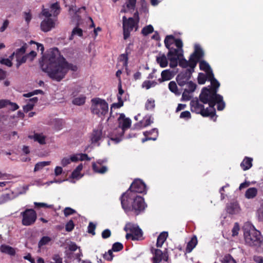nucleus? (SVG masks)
<instances>
[{
  "label": "nucleus",
  "instance_id": "37",
  "mask_svg": "<svg viewBox=\"0 0 263 263\" xmlns=\"http://www.w3.org/2000/svg\"><path fill=\"white\" fill-rule=\"evenodd\" d=\"M210 82L212 87L210 89L213 92V93H217V89L220 86V83L216 79H213V80Z\"/></svg>",
  "mask_w": 263,
  "mask_h": 263
},
{
  "label": "nucleus",
  "instance_id": "57",
  "mask_svg": "<svg viewBox=\"0 0 263 263\" xmlns=\"http://www.w3.org/2000/svg\"><path fill=\"white\" fill-rule=\"evenodd\" d=\"M0 63L8 67H11L12 63L9 59L2 58L0 60Z\"/></svg>",
  "mask_w": 263,
  "mask_h": 263
},
{
  "label": "nucleus",
  "instance_id": "52",
  "mask_svg": "<svg viewBox=\"0 0 263 263\" xmlns=\"http://www.w3.org/2000/svg\"><path fill=\"white\" fill-rule=\"evenodd\" d=\"M28 58L27 57L26 55H23L21 58H19L16 59L17 63H16V67L17 68H18L21 65H22L23 63H25Z\"/></svg>",
  "mask_w": 263,
  "mask_h": 263
},
{
  "label": "nucleus",
  "instance_id": "41",
  "mask_svg": "<svg viewBox=\"0 0 263 263\" xmlns=\"http://www.w3.org/2000/svg\"><path fill=\"white\" fill-rule=\"evenodd\" d=\"M187 88H185L184 90H186L189 92L193 93L195 91L197 87V85L193 82L190 81L186 84Z\"/></svg>",
  "mask_w": 263,
  "mask_h": 263
},
{
  "label": "nucleus",
  "instance_id": "43",
  "mask_svg": "<svg viewBox=\"0 0 263 263\" xmlns=\"http://www.w3.org/2000/svg\"><path fill=\"white\" fill-rule=\"evenodd\" d=\"M86 100V97L84 96L79 97L78 98H74L72 100V103L74 105H81L85 103Z\"/></svg>",
  "mask_w": 263,
  "mask_h": 263
},
{
  "label": "nucleus",
  "instance_id": "48",
  "mask_svg": "<svg viewBox=\"0 0 263 263\" xmlns=\"http://www.w3.org/2000/svg\"><path fill=\"white\" fill-rule=\"evenodd\" d=\"M137 0H127L126 4L128 10H135Z\"/></svg>",
  "mask_w": 263,
  "mask_h": 263
},
{
  "label": "nucleus",
  "instance_id": "19",
  "mask_svg": "<svg viewBox=\"0 0 263 263\" xmlns=\"http://www.w3.org/2000/svg\"><path fill=\"white\" fill-rule=\"evenodd\" d=\"M97 163L98 165L96 163H93L92 165V169L95 172L100 173V174H104L107 171V168L105 166H102L101 162L100 161H98Z\"/></svg>",
  "mask_w": 263,
  "mask_h": 263
},
{
  "label": "nucleus",
  "instance_id": "16",
  "mask_svg": "<svg viewBox=\"0 0 263 263\" xmlns=\"http://www.w3.org/2000/svg\"><path fill=\"white\" fill-rule=\"evenodd\" d=\"M240 210L238 203L236 202L228 204L226 208L227 213L231 215L238 214Z\"/></svg>",
  "mask_w": 263,
  "mask_h": 263
},
{
  "label": "nucleus",
  "instance_id": "54",
  "mask_svg": "<svg viewBox=\"0 0 263 263\" xmlns=\"http://www.w3.org/2000/svg\"><path fill=\"white\" fill-rule=\"evenodd\" d=\"M64 3L65 7H69V11L73 10V7H76L74 2H73V1L71 2V0H64Z\"/></svg>",
  "mask_w": 263,
  "mask_h": 263
},
{
  "label": "nucleus",
  "instance_id": "39",
  "mask_svg": "<svg viewBox=\"0 0 263 263\" xmlns=\"http://www.w3.org/2000/svg\"><path fill=\"white\" fill-rule=\"evenodd\" d=\"M118 99L119 100V102L116 103H113L110 107V111L109 115H111L112 114V110L114 109L119 108L123 106V102L122 100H121V97H118Z\"/></svg>",
  "mask_w": 263,
  "mask_h": 263
},
{
  "label": "nucleus",
  "instance_id": "2",
  "mask_svg": "<svg viewBox=\"0 0 263 263\" xmlns=\"http://www.w3.org/2000/svg\"><path fill=\"white\" fill-rule=\"evenodd\" d=\"M246 242L257 248L258 252H263V238L259 231L250 223H246L242 227Z\"/></svg>",
  "mask_w": 263,
  "mask_h": 263
},
{
  "label": "nucleus",
  "instance_id": "44",
  "mask_svg": "<svg viewBox=\"0 0 263 263\" xmlns=\"http://www.w3.org/2000/svg\"><path fill=\"white\" fill-rule=\"evenodd\" d=\"M83 168V165L82 164H79L76 168L72 172L71 174V178H76L79 175L80 172Z\"/></svg>",
  "mask_w": 263,
  "mask_h": 263
},
{
  "label": "nucleus",
  "instance_id": "59",
  "mask_svg": "<svg viewBox=\"0 0 263 263\" xmlns=\"http://www.w3.org/2000/svg\"><path fill=\"white\" fill-rule=\"evenodd\" d=\"M112 251H113L112 250H108L107 253H105L103 255L104 258L107 260H111L114 256Z\"/></svg>",
  "mask_w": 263,
  "mask_h": 263
},
{
  "label": "nucleus",
  "instance_id": "31",
  "mask_svg": "<svg viewBox=\"0 0 263 263\" xmlns=\"http://www.w3.org/2000/svg\"><path fill=\"white\" fill-rule=\"evenodd\" d=\"M252 158L246 157L245 159L243 160V161L241 162L240 165L242 167L243 170H247L252 166Z\"/></svg>",
  "mask_w": 263,
  "mask_h": 263
},
{
  "label": "nucleus",
  "instance_id": "45",
  "mask_svg": "<svg viewBox=\"0 0 263 263\" xmlns=\"http://www.w3.org/2000/svg\"><path fill=\"white\" fill-rule=\"evenodd\" d=\"M50 241V237L48 236H44L41 239V240L39 242L38 246L39 248H41L43 246L47 245Z\"/></svg>",
  "mask_w": 263,
  "mask_h": 263
},
{
  "label": "nucleus",
  "instance_id": "56",
  "mask_svg": "<svg viewBox=\"0 0 263 263\" xmlns=\"http://www.w3.org/2000/svg\"><path fill=\"white\" fill-rule=\"evenodd\" d=\"M74 223L72 220H69L65 226L66 231L67 232L71 231L74 228Z\"/></svg>",
  "mask_w": 263,
  "mask_h": 263
},
{
  "label": "nucleus",
  "instance_id": "14",
  "mask_svg": "<svg viewBox=\"0 0 263 263\" xmlns=\"http://www.w3.org/2000/svg\"><path fill=\"white\" fill-rule=\"evenodd\" d=\"M125 231H129L132 232L134 236H135V240H138L139 237L142 235L141 230L138 227L131 224H126L124 228Z\"/></svg>",
  "mask_w": 263,
  "mask_h": 263
},
{
  "label": "nucleus",
  "instance_id": "11",
  "mask_svg": "<svg viewBox=\"0 0 263 263\" xmlns=\"http://www.w3.org/2000/svg\"><path fill=\"white\" fill-rule=\"evenodd\" d=\"M134 197V195L128 191L121 196L120 199L122 206L125 211H129L131 210L130 203L133 200Z\"/></svg>",
  "mask_w": 263,
  "mask_h": 263
},
{
  "label": "nucleus",
  "instance_id": "8",
  "mask_svg": "<svg viewBox=\"0 0 263 263\" xmlns=\"http://www.w3.org/2000/svg\"><path fill=\"white\" fill-rule=\"evenodd\" d=\"M194 71V69H186L184 71L178 74L176 77L178 84L183 87L189 82L191 78L192 74Z\"/></svg>",
  "mask_w": 263,
  "mask_h": 263
},
{
  "label": "nucleus",
  "instance_id": "13",
  "mask_svg": "<svg viewBox=\"0 0 263 263\" xmlns=\"http://www.w3.org/2000/svg\"><path fill=\"white\" fill-rule=\"evenodd\" d=\"M125 116H120L118 118V128H121V137L123 136L125 130L129 128L131 125V121L129 118H125Z\"/></svg>",
  "mask_w": 263,
  "mask_h": 263
},
{
  "label": "nucleus",
  "instance_id": "29",
  "mask_svg": "<svg viewBox=\"0 0 263 263\" xmlns=\"http://www.w3.org/2000/svg\"><path fill=\"white\" fill-rule=\"evenodd\" d=\"M28 45L26 43H24L20 48H18L15 50L14 53L15 54L16 59L21 58V57L24 54L28 48Z\"/></svg>",
  "mask_w": 263,
  "mask_h": 263
},
{
  "label": "nucleus",
  "instance_id": "4",
  "mask_svg": "<svg viewBox=\"0 0 263 263\" xmlns=\"http://www.w3.org/2000/svg\"><path fill=\"white\" fill-rule=\"evenodd\" d=\"M91 112L97 115H105L108 112V105L105 100L99 98L91 99Z\"/></svg>",
  "mask_w": 263,
  "mask_h": 263
},
{
  "label": "nucleus",
  "instance_id": "32",
  "mask_svg": "<svg viewBox=\"0 0 263 263\" xmlns=\"http://www.w3.org/2000/svg\"><path fill=\"white\" fill-rule=\"evenodd\" d=\"M155 256L153 258V263H160L162 260V252L159 249H155Z\"/></svg>",
  "mask_w": 263,
  "mask_h": 263
},
{
  "label": "nucleus",
  "instance_id": "60",
  "mask_svg": "<svg viewBox=\"0 0 263 263\" xmlns=\"http://www.w3.org/2000/svg\"><path fill=\"white\" fill-rule=\"evenodd\" d=\"M96 229V225L93 224V222H90L89 223V226L88 227V232L92 235H94L95 234V230Z\"/></svg>",
  "mask_w": 263,
  "mask_h": 263
},
{
  "label": "nucleus",
  "instance_id": "42",
  "mask_svg": "<svg viewBox=\"0 0 263 263\" xmlns=\"http://www.w3.org/2000/svg\"><path fill=\"white\" fill-rule=\"evenodd\" d=\"M199 68L200 70L205 72L211 69L210 65L205 61H199Z\"/></svg>",
  "mask_w": 263,
  "mask_h": 263
},
{
  "label": "nucleus",
  "instance_id": "64",
  "mask_svg": "<svg viewBox=\"0 0 263 263\" xmlns=\"http://www.w3.org/2000/svg\"><path fill=\"white\" fill-rule=\"evenodd\" d=\"M258 218L260 221H263V206H261L257 211Z\"/></svg>",
  "mask_w": 263,
  "mask_h": 263
},
{
  "label": "nucleus",
  "instance_id": "17",
  "mask_svg": "<svg viewBox=\"0 0 263 263\" xmlns=\"http://www.w3.org/2000/svg\"><path fill=\"white\" fill-rule=\"evenodd\" d=\"M102 137V129H94L91 134L90 140L92 143H96L101 139Z\"/></svg>",
  "mask_w": 263,
  "mask_h": 263
},
{
  "label": "nucleus",
  "instance_id": "51",
  "mask_svg": "<svg viewBox=\"0 0 263 263\" xmlns=\"http://www.w3.org/2000/svg\"><path fill=\"white\" fill-rule=\"evenodd\" d=\"M119 58H120V61H122L123 62V66L125 67H127V64H128V54L127 53L121 54L120 55Z\"/></svg>",
  "mask_w": 263,
  "mask_h": 263
},
{
  "label": "nucleus",
  "instance_id": "18",
  "mask_svg": "<svg viewBox=\"0 0 263 263\" xmlns=\"http://www.w3.org/2000/svg\"><path fill=\"white\" fill-rule=\"evenodd\" d=\"M161 78L158 79L159 83H162L166 81H169L173 78L172 72L169 69L164 70L161 72Z\"/></svg>",
  "mask_w": 263,
  "mask_h": 263
},
{
  "label": "nucleus",
  "instance_id": "40",
  "mask_svg": "<svg viewBox=\"0 0 263 263\" xmlns=\"http://www.w3.org/2000/svg\"><path fill=\"white\" fill-rule=\"evenodd\" d=\"M50 163V161H43L37 163L34 167V171L37 172L42 169L45 166L49 165Z\"/></svg>",
  "mask_w": 263,
  "mask_h": 263
},
{
  "label": "nucleus",
  "instance_id": "15",
  "mask_svg": "<svg viewBox=\"0 0 263 263\" xmlns=\"http://www.w3.org/2000/svg\"><path fill=\"white\" fill-rule=\"evenodd\" d=\"M41 29L44 32H48L55 27V23L52 18L44 20L41 23Z\"/></svg>",
  "mask_w": 263,
  "mask_h": 263
},
{
  "label": "nucleus",
  "instance_id": "26",
  "mask_svg": "<svg viewBox=\"0 0 263 263\" xmlns=\"http://www.w3.org/2000/svg\"><path fill=\"white\" fill-rule=\"evenodd\" d=\"M168 236V233L166 232H163L160 234L157 238V241L156 243V246L157 247H161L164 241H165L166 238Z\"/></svg>",
  "mask_w": 263,
  "mask_h": 263
},
{
  "label": "nucleus",
  "instance_id": "22",
  "mask_svg": "<svg viewBox=\"0 0 263 263\" xmlns=\"http://www.w3.org/2000/svg\"><path fill=\"white\" fill-rule=\"evenodd\" d=\"M217 104V108L218 110H222L225 107V103L223 100V97L219 95L214 100V106Z\"/></svg>",
  "mask_w": 263,
  "mask_h": 263
},
{
  "label": "nucleus",
  "instance_id": "30",
  "mask_svg": "<svg viewBox=\"0 0 263 263\" xmlns=\"http://www.w3.org/2000/svg\"><path fill=\"white\" fill-rule=\"evenodd\" d=\"M156 61L162 68L166 67L168 65L167 59L164 54L160 57H157Z\"/></svg>",
  "mask_w": 263,
  "mask_h": 263
},
{
  "label": "nucleus",
  "instance_id": "1",
  "mask_svg": "<svg viewBox=\"0 0 263 263\" xmlns=\"http://www.w3.org/2000/svg\"><path fill=\"white\" fill-rule=\"evenodd\" d=\"M42 70L50 78L57 82L63 79L69 70L76 71V65L70 63L62 55L57 48H53L42 57L40 62Z\"/></svg>",
  "mask_w": 263,
  "mask_h": 263
},
{
  "label": "nucleus",
  "instance_id": "12",
  "mask_svg": "<svg viewBox=\"0 0 263 263\" xmlns=\"http://www.w3.org/2000/svg\"><path fill=\"white\" fill-rule=\"evenodd\" d=\"M146 188V185L142 181L139 179L135 180L131 184L128 190L133 195L136 193H143Z\"/></svg>",
  "mask_w": 263,
  "mask_h": 263
},
{
  "label": "nucleus",
  "instance_id": "3",
  "mask_svg": "<svg viewBox=\"0 0 263 263\" xmlns=\"http://www.w3.org/2000/svg\"><path fill=\"white\" fill-rule=\"evenodd\" d=\"M213 92L210 89L204 87L199 95V99L203 103L209 104V107L212 110L211 113L216 114V109L214 108V100L217 98V95H219Z\"/></svg>",
  "mask_w": 263,
  "mask_h": 263
},
{
  "label": "nucleus",
  "instance_id": "23",
  "mask_svg": "<svg viewBox=\"0 0 263 263\" xmlns=\"http://www.w3.org/2000/svg\"><path fill=\"white\" fill-rule=\"evenodd\" d=\"M192 62L190 60V58H189V60L187 61L186 59L182 58L179 60V65L182 68H187V67H190V68L187 69H194L195 67H193L192 65Z\"/></svg>",
  "mask_w": 263,
  "mask_h": 263
},
{
  "label": "nucleus",
  "instance_id": "21",
  "mask_svg": "<svg viewBox=\"0 0 263 263\" xmlns=\"http://www.w3.org/2000/svg\"><path fill=\"white\" fill-rule=\"evenodd\" d=\"M28 138L30 139H34L35 141L38 142L40 144H46V137L42 134L36 133L34 135L28 136Z\"/></svg>",
  "mask_w": 263,
  "mask_h": 263
},
{
  "label": "nucleus",
  "instance_id": "27",
  "mask_svg": "<svg viewBox=\"0 0 263 263\" xmlns=\"http://www.w3.org/2000/svg\"><path fill=\"white\" fill-rule=\"evenodd\" d=\"M167 54V58L174 57L175 58H179L180 57L183 56L182 53L179 52L178 49H176L173 47H170V49Z\"/></svg>",
  "mask_w": 263,
  "mask_h": 263
},
{
  "label": "nucleus",
  "instance_id": "61",
  "mask_svg": "<svg viewBox=\"0 0 263 263\" xmlns=\"http://www.w3.org/2000/svg\"><path fill=\"white\" fill-rule=\"evenodd\" d=\"M239 226L237 222L235 223L234 227L232 230V236H237L238 234V231H239Z\"/></svg>",
  "mask_w": 263,
  "mask_h": 263
},
{
  "label": "nucleus",
  "instance_id": "47",
  "mask_svg": "<svg viewBox=\"0 0 263 263\" xmlns=\"http://www.w3.org/2000/svg\"><path fill=\"white\" fill-rule=\"evenodd\" d=\"M191 93L186 90H184L182 95L181 100L184 101L190 100L192 97V96L191 95Z\"/></svg>",
  "mask_w": 263,
  "mask_h": 263
},
{
  "label": "nucleus",
  "instance_id": "6",
  "mask_svg": "<svg viewBox=\"0 0 263 263\" xmlns=\"http://www.w3.org/2000/svg\"><path fill=\"white\" fill-rule=\"evenodd\" d=\"M190 105L193 112L200 114V115H216V114L211 113L212 110L209 107L205 109L204 106L197 99L192 100L190 102Z\"/></svg>",
  "mask_w": 263,
  "mask_h": 263
},
{
  "label": "nucleus",
  "instance_id": "46",
  "mask_svg": "<svg viewBox=\"0 0 263 263\" xmlns=\"http://www.w3.org/2000/svg\"><path fill=\"white\" fill-rule=\"evenodd\" d=\"M221 261L222 263H236V261L230 254L224 256Z\"/></svg>",
  "mask_w": 263,
  "mask_h": 263
},
{
  "label": "nucleus",
  "instance_id": "38",
  "mask_svg": "<svg viewBox=\"0 0 263 263\" xmlns=\"http://www.w3.org/2000/svg\"><path fill=\"white\" fill-rule=\"evenodd\" d=\"M154 32V28L152 25H148L143 28L141 30V33L144 36H146L148 34Z\"/></svg>",
  "mask_w": 263,
  "mask_h": 263
},
{
  "label": "nucleus",
  "instance_id": "63",
  "mask_svg": "<svg viewBox=\"0 0 263 263\" xmlns=\"http://www.w3.org/2000/svg\"><path fill=\"white\" fill-rule=\"evenodd\" d=\"M174 43L178 49H180L181 51H182V48L183 47V43L181 39H175Z\"/></svg>",
  "mask_w": 263,
  "mask_h": 263
},
{
  "label": "nucleus",
  "instance_id": "49",
  "mask_svg": "<svg viewBox=\"0 0 263 263\" xmlns=\"http://www.w3.org/2000/svg\"><path fill=\"white\" fill-rule=\"evenodd\" d=\"M197 80L199 84H204L207 80V77L202 73H199Z\"/></svg>",
  "mask_w": 263,
  "mask_h": 263
},
{
  "label": "nucleus",
  "instance_id": "34",
  "mask_svg": "<svg viewBox=\"0 0 263 263\" xmlns=\"http://www.w3.org/2000/svg\"><path fill=\"white\" fill-rule=\"evenodd\" d=\"M175 37L173 35H167L164 39V45L167 49H170L171 45L174 43Z\"/></svg>",
  "mask_w": 263,
  "mask_h": 263
},
{
  "label": "nucleus",
  "instance_id": "24",
  "mask_svg": "<svg viewBox=\"0 0 263 263\" xmlns=\"http://www.w3.org/2000/svg\"><path fill=\"white\" fill-rule=\"evenodd\" d=\"M0 249L3 253L8 254L10 255H14L15 254V249L9 246L5 245H2Z\"/></svg>",
  "mask_w": 263,
  "mask_h": 263
},
{
  "label": "nucleus",
  "instance_id": "7",
  "mask_svg": "<svg viewBox=\"0 0 263 263\" xmlns=\"http://www.w3.org/2000/svg\"><path fill=\"white\" fill-rule=\"evenodd\" d=\"M23 216L22 224L24 226H30L34 223L36 219V213L33 209H26L21 213Z\"/></svg>",
  "mask_w": 263,
  "mask_h": 263
},
{
  "label": "nucleus",
  "instance_id": "33",
  "mask_svg": "<svg viewBox=\"0 0 263 263\" xmlns=\"http://www.w3.org/2000/svg\"><path fill=\"white\" fill-rule=\"evenodd\" d=\"M50 8L54 16H57L60 12V6L58 2L52 4L50 6Z\"/></svg>",
  "mask_w": 263,
  "mask_h": 263
},
{
  "label": "nucleus",
  "instance_id": "55",
  "mask_svg": "<svg viewBox=\"0 0 263 263\" xmlns=\"http://www.w3.org/2000/svg\"><path fill=\"white\" fill-rule=\"evenodd\" d=\"M7 108L11 111H14L17 110L19 108V106L16 103L11 102L9 100V103L8 104Z\"/></svg>",
  "mask_w": 263,
  "mask_h": 263
},
{
  "label": "nucleus",
  "instance_id": "20",
  "mask_svg": "<svg viewBox=\"0 0 263 263\" xmlns=\"http://www.w3.org/2000/svg\"><path fill=\"white\" fill-rule=\"evenodd\" d=\"M38 101L37 97H33L28 100L27 104L23 106L24 111L26 113L32 109L34 104Z\"/></svg>",
  "mask_w": 263,
  "mask_h": 263
},
{
  "label": "nucleus",
  "instance_id": "28",
  "mask_svg": "<svg viewBox=\"0 0 263 263\" xmlns=\"http://www.w3.org/2000/svg\"><path fill=\"white\" fill-rule=\"evenodd\" d=\"M168 89L169 90L175 95L179 96L181 94V91L179 90L177 84L175 81H171L168 83Z\"/></svg>",
  "mask_w": 263,
  "mask_h": 263
},
{
  "label": "nucleus",
  "instance_id": "10",
  "mask_svg": "<svg viewBox=\"0 0 263 263\" xmlns=\"http://www.w3.org/2000/svg\"><path fill=\"white\" fill-rule=\"evenodd\" d=\"M204 56V52L202 48L198 45H196L195 50L193 53L190 55V60L192 62V65L196 67L197 64L199 62L200 60Z\"/></svg>",
  "mask_w": 263,
  "mask_h": 263
},
{
  "label": "nucleus",
  "instance_id": "9",
  "mask_svg": "<svg viewBox=\"0 0 263 263\" xmlns=\"http://www.w3.org/2000/svg\"><path fill=\"white\" fill-rule=\"evenodd\" d=\"M132 205V210L135 211L136 215L139 214L140 212L143 211L145 209L144 199L140 196H134Z\"/></svg>",
  "mask_w": 263,
  "mask_h": 263
},
{
  "label": "nucleus",
  "instance_id": "35",
  "mask_svg": "<svg viewBox=\"0 0 263 263\" xmlns=\"http://www.w3.org/2000/svg\"><path fill=\"white\" fill-rule=\"evenodd\" d=\"M257 190L255 187H251L248 189L245 194L246 198L250 199L253 198L256 196Z\"/></svg>",
  "mask_w": 263,
  "mask_h": 263
},
{
  "label": "nucleus",
  "instance_id": "50",
  "mask_svg": "<svg viewBox=\"0 0 263 263\" xmlns=\"http://www.w3.org/2000/svg\"><path fill=\"white\" fill-rule=\"evenodd\" d=\"M169 61H170V66L171 68H175L178 65V60H179V58H175L174 57H171V58H167Z\"/></svg>",
  "mask_w": 263,
  "mask_h": 263
},
{
  "label": "nucleus",
  "instance_id": "62",
  "mask_svg": "<svg viewBox=\"0 0 263 263\" xmlns=\"http://www.w3.org/2000/svg\"><path fill=\"white\" fill-rule=\"evenodd\" d=\"M151 122H152V121H151L150 118H149L146 119H144L143 120L140 121V124L141 127H146L150 125Z\"/></svg>",
  "mask_w": 263,
  "mask_h": 263
},
{
  "label": "nucleus",
  "instance_id": "5",
  "mask_svg": "<svg viewBox=\"0 0 263 263\" xmlns=\"http://www.w3.org/2000/svg\"><path fill=\"white\" fill-rule=\"evenodd\" d=\"M137 24L133 17H129L127 19L125 16L123 17V31L124 40L127 39L130 36V32L135 27H136L135 30H137Z\"/></svg>",
  "mask_w": 263,
  "mask_h": 263
},
{
  "label": "nucleus",
  "instance_id": "53",
  "mask_svg": "<svg viewBox=\"0 0 263 263\" xmlns=\"http://www.w3.org/2000/svg\"><path fill=\"white\" fill-rule=\"evenodd\" d=\"M123 248V245L120 242H115L113 244L112 247V250L115 252L120 251Z\"/></svg>",
  "mask_w": 263,
  "mask_h": 263
},
{
  "label": "nucleus",
  "instance_id": "25",
  "mask_svg": "<svg viewBox=\"0 0 263 263\" xmlns=\"http://www.w3.org/2000/svg\"><path fill=\"white\" fill-rule=\"evenodd\" d=\"M197 243V237L194 236L191 239V240L187 243L186 248V252L187 253L191 252L193 249L195 247Z\"/></svg>",
  "mask_w": 263,
  "mask_h": 263
},
{
  "label": "nucleus",
  "instance_id": "58",
  "mask_svg": "<svg viewBox=\"0 0 263 263\" xmlns=\"http://www.w3.org/2000/svg\"><path fill=\"white\" fill-rule=\"evenodd\" d=\"M76 213V211L69 207L66 208L64 210V215L67 217L70 215H72Z\"/></svg>",
  "mask_w": 263,
  "mask_h": 263
},
{
  "label": "nucleus",
  "instance_id": "36",
  "mask_svg": "<svg viewBox=\"0 0 263 263\" xmlns=\"http://www.w3.org/2000/svg\"><path fill=\"white\" fill-rule=\"evenodd\" d=\"M74 35H77L79 36H82L83 35V30L82 29L78 28L77 27L73 28L72 31L71 32V34L69 37V40H72L73 39V36Z\"/></svg>",
  "mask_w": 263,
  "mask_h": 263
}]
</instances>
